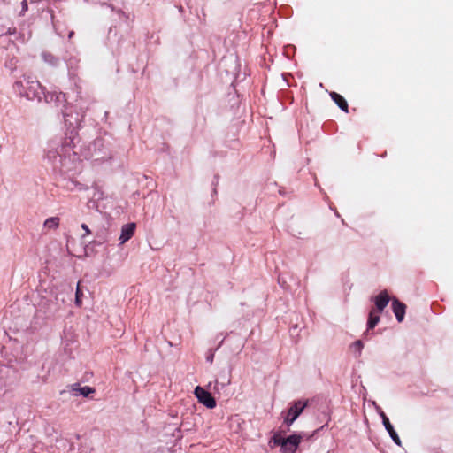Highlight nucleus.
<instances>
[{"label": "nucleus", "instance_id": "f257e3e1", "mask_svg": "<svg viewBox=\"0 0 453 453\" xmlns=\"http://www.w3.org/2000/svg\"><path fill=\"white\" fill-rule=\"evenodd\" d=\"M272 441L275 446H280L282 453H296L301 443L302 436L299 434H292L287 438H283L280 434H275Z\"/></svg>", "mask_w": 453, "mask_h": 453}, {"label": "nucleus", "instance_id": "f03ea898", "mask_svg": "<svg viewBox=\"0 0 453 453\" xmlns=\"http://www.w3.org/2000/svg\"><path fill=\"white\" fill-rule=\"evenodd\" d=\"M20 83L26 88L27 97L30 99L40 97L41 94H42V85L31 75L24 76V80Z\"/></svg>", "mask_w": 453, "mask_h": 453}, {"label": "nucleus", "instance_id": "7ed1b4c3", "mask_svg": "<svg viewBox=\"0 0 453 453\" xmlns=\"http://www.w3.org/2000/svg\"><path fill=\"white\" fill-rule=\"evenodd\" d=\"M308 405V401L298 400L294 402L288 412L286 417L284 418V423L289 426H291L295 420L301 415L303 411L304 408Z\"/></svg>", "mask_w": 453, "mask_h": 453}, {"label": "nucleus", "instance_id": "20e7f679", "mask_svg": "<svg viewBox=\"0 0 453 453\" xmlns=\"http://www.w3.org/2000/svg\"><path fill=\"white\" fill-rule=\"evenodd\" d=\"M195 395L198 402L209 409H213L216 406V401L211 393L206 391L203 388L197 386L194 391Z\"/></svg>", "mask_w": 453, "mask_h": 453}, {"label": "nucleus", "instance_id": "39448f33", "mask_svg": "<svg viewBox=\"0 0 453 453\" xmlns=\"http://www.w3.org/2000/svg\"><path fill=\"white\" fill-rule=\"evenodd\" d=\"M389 296L386 290L381 291L378 296L373 297L375 310L378 313H381L389 303Z\"/></svg>", "mask_w": 453, "mask_h": 453}, {"label": "nucleus", "instance_id": "423d86ee", "mask_svg": "<svg viewBox=\"0 0 453 453\" xmlns=\"http://www.w3.org/2000/svg\"><path fill=\"white\" fill-rule=\"evenodd\" d=\"M392 310L398 322H402L404 319L406 305L398 299L394 298L392 301Z\"/></svg>", "mask_w": 453, "mask_h": 453}, {"label": "nucleus", "instance_id": "0eeeda50", "mask_svg": "<svg viewBox=\"0 0 453 453\" xmlns=\"http://www.w3.org/2000/svg\"><path fill=\"white\" fill-rule=\"evenodd\" d=\"M381 418H382L383 425H384L386 430L390 434V437L393 439V441L397 445H400L401 444V440H400L397 433L395 431L393 426L391 425L388 418L386 416V414L384 412L381 413Z\"/></svg>", "mask_w": 453, "mask_h": 453}, {"label": "nucleus", "instance_id": "6e6552de", "mask_svg": "<svg viewBox=\"0 0 453 453\" xmlns=\"http://www.w3.org/2000/svg\"><path fill=\"white\" fill-rule=\"evenodd\" d=\"M134 230H135V224L134 223H130V224L124 225L122 226L121 234H120V237H119V240H120L121 243H125L129 239H131L132 236L134 234Z\"/></svg>", "mask_w": 453, "mask_h": 453}, {"label": "nucleus", "instance_id": "1a4fd4ad", "mask_svg": "<svg viewBox=\"0 0 453 453\" xmlns=\"http://www.w3.org/2000/svg\"><path fill=\"white\" fill-rule=\"evenodd\" d=\"M330 97L341 110H342L344 112H349V104L342 96L333 91L330 93Z\"/></svg>", "mask_w": 453, "mask_h": 453}, {"label": "nucleus", "instance_id": "9d476101", "mask_svg": "<svg viewBox=\"0 0 453 453\" xmlns=\"http://www.w3.org/2000/svg\"><path fill=\"white\" fill-rule=\"evenodd\" d=\"M380 321V313L375 309H372L369 312L367 326L368 330L372 329Z\"/></svg>", "mask_w": 453, "mask_h": 453}, {"label": "nucleus", "instance_id": "9b49d317", "mask_svg": "<svg viewBox=\"0 0 453 453\" xmlns=\"http://www.w3.org/2000/svg\"><path fill=\"white\" fill-rule=\"evenodd\" d=\"M73 391H77L79 394L82 395L83 396H88L89 394L94 393L96 390L94 388L85 386V387H79L78 384H73L72 386Z\"/></svg>", "mask_w": 453, "mask_h": 453}, {"label": "nucleus", "instance_id": "f8f14e48", "mask_svg": "<svg viewBox=\"0 0 453 453\" xmlns=\"http://www.w3.org/2000/svg\"><path fill=\"white\" fill-rule=\"evenodd\" d=\"M59 218L50 217L44 221V226L49 229H56L59 226Z\"/></svg>", "mask_w": 453, "mask_h": 453}, {"label": "nucleus", "instance_id": "ddd939ff", "mask_svg": "<svg viewBox=\"0 0 453 453\" xmlns=\"http://www.w3.org/2000/svg\"><path fill=\"white\" fill-rule=\"evenodd\" d=\"M82 296H83V292L80 288V282H78L76 293H75V304L79 307H81L82 304Z\"/></svg>", "mask_w": 453, "mask_h": 453}, {"label": "nucleus", "instance_id": "4468645a", "mask_svg": "<svg viewBox=\"0 0 453 453\" xmlns=\"http://www.w3.org/2000/svg\"><path fill=\"white\" fill-rule=\"evenodd\" d=\"M363 347H364V344H363L362 341H360V340L356 341L352 344V348H354V349L358 352V355H360Z\"/></svg>", "mask_w": 453, "mask_h": 453}, {"label": "nucleus", "instance_id": "2eb2a0df", "mask_svg": "<svg viewBox=\"0 0 453 453\" xmlns=\"http://www.w3.org/2000/svg\"><path fill=\"white\" fill-rule=\"evenodd\" d=\"M81 228L85 231L86 234H90V230H89L88 226L86 224H82L81 225Z\"/></svg>", "mask_w": 453, "mask_h": 453}, {"label": "nucleus", "instance_id": "dca6fc26", "mask_svg": "<svg viewBox=\"0 0 453 453\" xmlns=\"http://www.w3.org/2000/svg\"><path fill=\"white\" fill-rule=\"evenodd\" d=\"M73 35V32L72 31V32L69 34V38H71Z\"/></svg>", "mask_w": 453, "mask_h": 453}]
</instances>
